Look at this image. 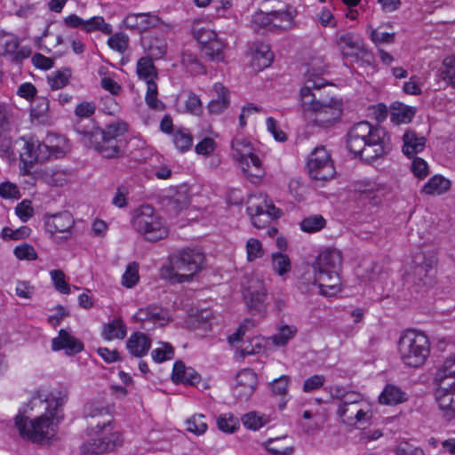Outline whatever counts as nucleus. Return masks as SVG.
Returning a JSON list of instances; mask_svg holds the SVG:
<instances>
[{"instance_id": "nucleus-30", "label": "nucleus", "mask_w": 455, "mask_h": 455, "mask_svg": "<svg viewBox=\"0 0 455 455\" xmlns=\"http://www.w3.org/2000/svg\"><path fill=\"white\" fill-rule=\"evenodd\" d=\"M212 90L215 93V96L208 104V111L211 115H220L229 106V92L220 83H215L213 84Z\"/></svg>"}, {"instance_id": "nucleus-23", "label": "nucleus", "mask_w": 455, "mask_h": 455, "mask_svg": "<svg viewBox=\"0 0 455 455\" xmlns=\"http://www.w3.org/2000/svg\"><path fill=\"white\" fill-rule=\"evenodd\" d=\"M358 201L363 204L368 203L371 205H377L380 203L384 188L377 182L370 180H363L357 183Z\"/></svg>"}, {"instance_id": "nucleus-47", "label": "nucleus", "mask_w": 455, "mask_h": 455, "mask_svg": "<svg viewBox=\"0 0 455 455\" xmlns=\"http://www.w3.org/2000/svg\"><path fill=\"white\" fill-rule=\"evenodd\" d=\"M172 141L180 152L188 151L193 144V137L188 130L179 129L172 135Z\"/></svg>"}, {"instance_id": "nucleus-10", "label": "nucleus", "mask_w": 455, "mask_h": 455, "mask_svg": "<svg viewBox=\"0 0 455 455\" xmlns=\"http://www.w3.org/2000/svg\"><path fill=\"white\" fill-rule=\"evenodd\" d=\"M308 173L313 180L325 181L335 174L330 154L324 147H316L308 156Z\"/></svg>"}, {"instance_id": "nucleus-3", "label": "nucleus", "mask_w": 455, "mask_h": 455, "mask_svg": "<svg viewBox=\"0 0 455 455\" xmlns=\"http://www.w3.org/2000/svg\"><path fill=\"white\" fill-rule=\"evenodd\" d=\"M127 131L124 122H115L101 129L90 122L84 125L79 122L75 126V132L81 137V142L87 148H92L106 158H118L123 155V140L120 139Z\"/></svg>"}, {"instance_id": "nucleus-38", "label": "nucleus", "mask_w": 455, "mask_h": 455, "mask_svg": "<svg viewBox=\"0 0 455 455\" xmlns=\"http://www.w3.org/2000/svg\"><path fill=\"white\" fill-rule=\"evenodd\" d=\"M126 333V325L121 319H114L110 323L104 324L102 330V337L106 340L123 339Z\"/></svg>"}, {"instance_id": "nucleus-41", "label": "nucleus", "mask_w": 455, "mask_h": 455, "mask_svg": "<svg viewBox=\"0 0 455 455\" xmlns=\"http://www.w3.org/2000/svg\"><path fill=\"white\" fill-rule=\"evenodd\" d=\"M450 187V180L442 176L435 175L425 184L422 191L427 195H441L446 192Z\"/></svg>"}, {"instance_id": "nucleus-9", "label": "nucleus", "mask_w": 455, "mask_h": 455, "mask_svg": "<svg viewBox=\"0 0 455 455\" xmlns=\"http://www.w3.org/2000/svg\"><path fill=\"white\" fill-rule=\"evenodd\" d=\"M232 156L247 177L262 178L265 170L261 160L253 153L251 143L243 137H235L231 143Z\"/></svg>"}, {"instance_id": "nucleus-52", "label": "nucleus", "mask_w": 455, "mask_h": 455, "mask_svg": "<svg viewBox=\"0 0 455 455\" xmlns=\"http://www.w3.org/2000/svg\"><path fill=\"white\" fill-rule=\"evenodd\" d=\"M13 124L12 108L7 104H0V133H10Z\"/></svg>"}, {"instance_id": "nucleus-43", "label": "nucleus", "mask_w": 455, "mask_h": 455, "mask_svg": "<svg viewBox=\"0 0 455 455\" xmlns=\"http://www.w3.org/2000/svg\"><path fill=\"white\" fill-rule=\"evenodd\" d=\"M181 63L192 75L204 74V66L200 62L196 55L186 50L181 54Z\"/></svg>"}, {"instance_id": "nucleus-8", "label": "nucleus", "mask_w": 455, "mask_h": 455, "mask_svg": "<svg viewBox=\"0 0 455 455\" xmlns=\"http://www.w3.org/2000/svg\"><path fill=\"white\" fill-rule=\"evenodd\" d=\"M437 258L434 251H419L412 257L408 272L413 283L420 289H428L435 285Z\"/></svg>"}, {"instance_id": "nucleus-51", "label": "nucleus", "mask_w": 455, "mask_h": 455, "mask_svg": "<svg viewBox=\"0 0 455 455\" xmlns=\"http://www.w3.org/2000/svg\"><path fill=\"white\" fill-rule=\"evenodd\" d=\"M187 431L193 433L196 435H203L206 432L208 426L205 421V416L203 414H196L187 419Z\"/></svg>"}, {"instance_id": "nucleus-24", "label": "nucleus", "mask_w": 455, "mask_h": 455, "mask_svg": "<svg viewBox=\"0 0 455 455\" xmlns=\"http://www.w3.org/2000/svg\"><path fill=\"white\" fill-rule=\"evenodd\" d=\"M52 349L53 351L63 349L66 355H73L80 353L84 349V344L66 330L60 329L58 336L52 340Z\"/></svg>"}, {"instance_id": "nucleus-28", "label": "nucleus", "mask_w": 455, "mask_h": 455, "mask_svg": "<svg viewBox=\"0 0 455 455\" xmlns=\"http://www.w3.org/2000/svg\"><path fill=\"white\" fill-rule=\"evenodd\" d=\"M329 393L331 398L333 401H336L335 403L338 407L365 403L363 399V395L360 393L349 390L340 385L330 387Z\"/></svg>"}, {"instance_id": "nucleus-62", "label": "nucleus", "mask_w": 455, "mask_h": 455, "mask_svg": "<svg viewBox=\"0 0 455 455\" xmlns=\"http://www.w3.org/2000/svg\"><path fill=\"white\" fill-rule=\"evenodd\" d=\"M47 182L53 186H62L67 181V173L60 168H51L45 172Z\"/></svg>"}, {"instance_id": "nucleus-40", "label": "nucleus", "mask_w": 455, "mask_h": 455, "mask_svg": "<svg viewBox=\"0 0 455 455\" xmlns=\"http://www.w3.org/2000/svg\"><path fill=\"white\" fill-rule=\"evenodd\" d=\"M271 259L272 270L279 276L283 277L287 273L291 272V262L286 254L280 251L273 252Z\"/></svg>"}, {"instance_id": "nucleus-35", "label": "nucleus", "mask_w": 455, "mask_h": 455, "mask_svg": "<svg viewBox=\"0 0 455 455\" xmlns=\"http://www.w3.org/2000/svg\"><path fill=\"white\" fill-rule=\"evenodd\" d=\"M64 23L68 27L82 28H110L109 25L105 23L102 17L95 16L88 20H84L76 14H71L64 20Z\"/></svg>"}, {"instance_id": "nucleus-18", "label": "nucleus", "mask_w": 455, "mask_h": 455, "mask_svg": "<svg viewBox=\"0 0 455 455\" xmlns=\"http://www.w3.org/2000/svg\"><path fill=\"white\" fill-rule=\"evenodd\" d=\"M435 397L442 417L447 421L455 420V381L438 387Z\"/></svg>"}, {"instance_id": "nucleus-17", "label": "nucleus", "mask_w": 455, "mask_h": 455, "mask_svg": "<svg viewBox=\"0 0 455 455\" xmlns=\"http://www.w3.org/2000/svg\"><path fill=\"white\" fill-rule=\"evenodd\" d=\"M102 435L84 442L81 446V451L87 455H100L113 451L122 442V436L118 433Z\"/></svg>"}, {"instance_id": "nucleus-14", "label": "nucleus", "mask_w": 455, "mask_h": 455, "mask_svg": "<svg viewBox=\"0 0 455 455\" xmlns=\"http://www.w3.org/2000/svg\"><path fill=\"white\" fill-rule=\"evenodd\" d=\"M193 36L201 45V51L212 61H224L226 43L219 37L215 30H194Z\"/></svg>"}, {"instance_id": "nucleus-25", "label": "nucleus", "mask_w": 455, "mask_h": 455, "mask_svg": "<svg viewBox=\"0 0 455 455\" xmlns=\"http://www.w3.org/2000/svg\"><path fill=\"white\" fill-rule=\"evenodd\" d=\"M124 28H160L164 22L156 15L150 13H132L123 20Z\"/></svg>"}, {"instance_id": "nucleus-33", "label": "nucleus", "mask_w": 455, "mask_h": 455, "mask_svg": "<svg viewBox=\"0 0 455 455\" xmlns=\"http://www.w3.org/2000/svg\"><path fill=\"white\" fill-rule=\"evenodd\" d=\"M151 347V339L142 332L132 333L126 341V348L135 357L146 355Z\"/></svg>"}, {"instance_id": "nucleus-56", "label": "nucleus", "mask_w": 455, "mask_h": 455, "mask_svg": "<svg viewBox=\"0 0 455 455\" xmlns=\"http://www.w3.org/2000/svg\"><path fill=\"white\" fill-rule=\"evenodd\" d=\"M139 281V265L136 262L128 264L122 277V283L127 288L133 287Z\"/></svg>"}, {"instance_id": "nucleus-7", "label": "nucleus", "mask_w": 455, "mask_h": 455, "mask_svg": "<svg viewBox=\"0 0 455 455\" xmlns=\"http://www.w3.org/2000/svg\"><path fill=\"white\" fill-rule=\"evenodd\" d=\"M204 260V255L198 249L187 248L179 251L171 259L170 278L178 283L190 281L201 270Z\"/></svg>"}, {"instance_id": "nucleus-29", "label": "nucleus", "mask_w": 455, "mask_h": 455, "mask_svg": "<svg viewBox=\"0 0 455 455\" xmlns=\"http://www.w3.org/2000/svg\"><path fill=\"white\" fill-rule=\"evenodd\" d=\"M341 253L334 248H327L317 257L314 268L316 271L339 270L341 267Z\"/></svg>"}, {"instance_id": "nucleus-12", "label": "nucleus", "mask_w": 455, "mask_h": 455, "mask_svg": "<svg viewBox=\"0 0 455 455\" xmlns=\"http://www.w3.org/2000/svg\"><path fill=\"white\" fill-rule=\"evenodd\" d=\"M16 144L21 146L20 160L26 167H32L37 162L47 160L52 154L47 145L34 137H21Z\"/></svg>"}, {"instance_id": "nucleus-58", "label": "nucleus", "mask_w": 455, "mask_h": 455, "mask_svg": "<svg viewBox=\"0 0 455 455\" xmlns=\"http://www.w3.org/2000/svg\"><path fill=\"white\" fill-rule=\"evenodd\" d=\"M160 347L155 348L152 353V358L156 363H163L173 357L174 349L169 343L161 342Z\"/></svg>"}, {"instance_id": "nucleus-1", "label": "nucleus", "mask_w": 455, "mask_h": 455, "mask_svg": "<svg viewBox=\"0 0 455 455\" xmlns=\"http://www.w3.org/2000/svg\"><path fill=\"white\" fill-rule=\"evenodd\" d=\"M67 400V394L60 389L48 391L39 389L29 402L31 409L39 406L44 413L29 419L20 411L15 417V427L23 439L41 442L54 435V425L60 420L61 407Z\"/></svg>"}, {"instance_id": "nucleus-22", "label": "nucleus", "mask_w": 455, "mask_h": 455, "mask_svg": "<svg viewBox=\"0 0 455 455\" xmlns=\"http://www.w3.org/2000/svg\"><path fill=\"white\" fill-rule=\"evenodd\" d=\"M256 385V374L250 369H244L236 376V384L233 389V395L237 399L247 400L253 394Z\"/></svg>"}, {"instance_id": "nucleus-19", "label": "nucleus", "mask_w": 455, "mask_h": 455, "mask_svg": "<svg viewBox=\"0 0 455 455\" xmlns=\"http://www.w3.org/2000/svg\"><path fill=\"white\" fill-rule=\"evenodd\" d=\"M140 42L148 57L162 59L167 52V43L160 33L154 30H141Z\"/></svg>"}, {"instance_id": "nucleus-46", "label": "nucleus", "mask_w": 455, "mask_h": 455, "mask_svg": "<svg viewBox=\"0 0 455 455\" xmlns=\"http://www.w3.org/2000/svg\"><path fill=\"white\" fill-rule=\"evenodd\" d=\"M326 225L325 219L319 214L311 215L305 218L300 222V228L307 233H315L323 229Z\"/></svg>"}, {"instance_id": "nucleus-61", "label": "nucleus", "mask_w": 455, "mask_h": 455, "mask_svg": "<svg viewBox=\"0 0 455 455\" xmlns=\"http://www.w3.org/2000/svg\"><path fill=\"white\" fill-rule=\"evenodd\" d=\"M13 254L20 260H35L37 259L35 248L28 243H21L16 246Z\"/></svg>"}, {"instance_id": "nucleus-64", "label": "nucleus", "mask_w": 455, "mask_h": 455, "mask_svg": "<svg viewBox=\"0 0 455 455\" xmlns=\"http://www.w3.org/2000/svg\"><path fill=\"white\" fill-rule=\"evenodd\" d=\"M128 41V36L125 34L118 32L108 38V44L111 49L124 52L127 49Z\"/></svg>"}, {"instance_id": "nucleus-60", "label": "nucleus", "mask_w": 455, "mask_h": 455, "mask_svg": "<svg viewBox=\"0 0 455 455\" xmlns=\"http://www.w3.org/2000/svg\"><path fill=\"white\" fill-rule=\"evenodd\" d=\"M379 402L385 405L398 403V388L394 385H387L379 396Z\"/></svg>"}, {"instance_id": "nucleus-53", "label": "nucleus", "mask_w": 455, "mask_h": 455, "mask_svg": "<svg viewBox=\"0 0 455 455\" xmlns=\"http://www.w3.org/2000/svg\"><path fill=\"white\" fill-rule=\"evenodd\" d=\"M217 425L220 431L228 434L234 433L238 426L239 421L237 418L231 413L222 414L217 419Z\"/></svg>"}, {"instance_id": "nucleus-11", "label": "nucleus", "mask_w": 455, "mask_h": 455, "mask_svg": "<svg viewBox=\"0 0 455 455\" xmlns=\"http://www.w3.org/2000/svg\"><path fill=\"white\" fill-rule=\"evenodd\" d=\"M243 285V299L249 310L263 315L267 309V297L264 282L257 275H251L248 278L247 283Z\"/></svg>"}, {"instance_id": "nucleus-15", "label": "nucleus", "mask_w": 455, "mask_h": 455, "mask_svg": "<svg viewBox=\"0 0 455 455\" xmlns=\"http://www.w3.org/2000/svg\"><path fill=\"white\" fill-rule=\"evenodd\" d=\"M339 44L343 56L350 61L360 63L362 66L372 63L373 56L365 49L360 38L346 34L339 37Z\"/></svg>"}, {"instance_id": "nucleus-54", "label": "nucleus", "mask_w": 455, "mask_h": 455, "mask_svg": "<svg viewBox=\"0 0 455 455\" xmlns=\"http://www.w3.org/2000/svg\"><path fill=\"white\" fill-rule=\"evenodd\" d=\"M30 228L27 226L20 227L17 229L4 227L1 231V237L5 241H17L28 237L30 235Z\"/></svg>"}, {"instance_id": "nucleus-49", "label": "nucleus", "mask_w": 455, "mask_h": 455, "mask_svg": "<svg viewBox=\"0 0 455 455\" xmlns=\"http://www.w3.org/2000/svg\"><path fill=\"white\" fill-rule=\"evenodd\" d=\"M170 319L169 311L157 305H149V320L148 323L153 325L163 326L168 323Z\"/></svg>"}, {"instance_id": "nucleus-34", "label": "nucleus", "mask_w": 455, "mask_h": 455, "mask_svg": "<svg viewBox=\"0 0 455 455\" xmlns=\"http://www.w3.org/2000/svg\"><path fill=\"white\" fill-rule=\"evenodd\" d=\"M274 60V53L271 52L268 44L264 43H255L252 54V67L262 70L269 67Z\"/></svg>"}, {"instance_id": "nucleus-26", "label": "nucleus", "mask_w": 455, "mask_h": 455, "mask_svg": "<svg viewBox=\"0 0 455 455\" xmlns=\"http://www.w3.org/2000/svg\"><path fill=\"white\" fill-rule=\"evenodd\" d=\"M318 290L320 294L331 297L340 291V276L339 270L317 271Z\"/></svg>"}, {"instance_id": "nucleus-5", "label": "nucleus", "mask_w": 455, "mask_h": 455, "mask_svg": "<svg viewBox=\"0 0 455 455\" xmlns=\"http://www.w3.org/2000/svg\"><path fill=\"white\" fill-rule=\"evenodd\" d=\"M132 226L136 232L149 242L164 239L169 234V229L163 219L150 205H142L134 212Z\"/></svg>"}, {"instance_id": "nucleus-20", "label": "nucleus", "mask_w": 455, "mask_h": 455, "mask_svg": "<svg viewBox=\"0 0 455 455\" xmlns=\"http://www.w3.org/2000/svg\"><path fill=\"white\" fill-rule=\"evenodd\" d=\"M75 224L73 216L68 212H62L45 218L44 226L51 235L61 233L62 239L67 240L70 236V231Z\"/></svg>"}, {"instance_id": "nucleus-21", "label": "nucleus", "mask_w": 455, "mask_h": 455, "mask_svg": "<svg viewBox=\"0 0 455 455\" xmlns=\"http://www.w3.org/2000/svg\"><path fill=\"white\" fill-rule=\"evenodd\" d=\"M370 406L367 403L339 406L337 415L342 421L348 425H355L357 423L366 422L369 419Z\"/></svg>"}, {"instance_id": "nucleus-36", "label": "nucleus", "mask_w": 455, "mask_h": 455, "mask_svg": "<svg viewBox=\"0 0 455 455\" xmlns=\"http://www.w3.org/2000/svg\"><path fill=\"white\" fill-rule=\"evenodd\" d=\"M450 379H453L455 381V355L449 356L443 362V363L437 369L435 380L438 384V387L447 386Z\"/></svg>"}, {"instance_id": "nucleus-42", "label": "nucleus", "mask_w": 455, "mask_h": 455, "mask_svg": "<svg viewBox=\"0 0 455 455\" xmlns=\"http://www.w3.org/2000/svg\"><path fill=\"white\" fill-rule=\"evenodd\" d=\"M297 287L304 294L311 293L316 288L318 289L317 271L314 268L312 272L303 273L298 281Z\"/></svg>"}, {"instance_id": "nucleus-32", "label": "nucleus", "mask_w": 455, "mask_h": 455, "mask_svg": "<svg viewBox=\"0 0 455 455\" xmlns=\"http://www.w3.org/2000/svg\"><path fill=\"white\" fill-rule=\"evenodd\" d=\"M172 379L175 383L191 386H197L201 381V376L193 368L187 367L181 361L174 363Z\"/></svg>"}, {"instance_id": "nucleus-27", "label": "nucleus", "mask_w": 455, "mask_h": 455, "mask_svg": "<svg viewBox=\"0 0 455 455\" xmlns=\"http://www.w3.org/2000/svg\"><path fill=\"white\" fill-rule=\"evenodd\" d=\"M84 417L87 419L89 427H93L94 421L98 418H102V421H98L96 423L97 427L107 428L110 427V423H112V415L110 414L108 409L102 405H100L96 403H87L84 406Z\"/></svg>"}, {"instance_id": "nucleus-48", "label": "nucleus", "mask_w": 455, "mask_h": 455, "mask_svg": "<svg viewBox=\"0 0 455 455\" xmlns=\"http://www.w3.org/2000/svg\"><path fill=\"white\" fill-rule=\"evenodd\" d=\"M242 421L246 428L256 431L269 422V417L251 411L243 417Z\"/></svg>"}, {"instance_id": "nucleus-55", "label": "nucleus", "mask_w": 455, "mask_h": 455, "mask_svg": "<svg viewBox=\"0 0 455 455\" xmlns=\"http://www.w3.org/2000/svg\"><path fill=\"white\" fill-rule=\"evenodd\" d=\"M0 157L6 160H14L16 157L10 133H0Z\"/></svg>"}, {"instance_id": "nucleus-44", "label": "nucleus", "mask_w": 455, "mask_h": 455, "mask_svg": "<svg viewBox=\"0 0 455 455\" xmlns=\"http://www.w3.org/2000/svg\"><path fill=\"white\" fill-rule=\"evenodd\" d=\"M70 76L69 68L60 69L48 76V84L52 90H60L68 84Z\"/></svg>"}, {"instance_id": "nucleus-39", "label": "nucleus", "mask_w": 455, "mask_h": 455, "mask_svg": "<svg viewBox=\"0 0 455 455\" xmlns=\"http://www.w3.org/2000/svg\"><path fill=\"white\" fill-rule=\"evenodd\" d=\"M307 65V76L308 78L307 82L310 79L313 81H317L318 83H323V79L318 76L323 74L327 69V63L325 59L322 55L314 56L310 59Z\"/></svg>"}, {"instance_id": "nucleus-6", "label": "nucleus", "mask_w": 455, "mask_h": 455, "mask_svg": "<svg viewBox=\"0 0 455 455\" xmlns=\"http://www.w3.org/2000/svg\"><path fill=\"white\" fill-rule=\"evenodd\" d=\"M428 355L429 341L424 333L415 330H406L400 336V355L406 365L421 366Z\"/></svg>"}, {"instance_id": "nucleus-37", "label": "nucleus", "mask_w": 455, "mask_h": 455, "mask_svg": "<svg viewBox=\"0 0 455 455\" xmlns=\"http://www.w3.org/2000/svg\"><path fill=\"white\" fill-rule=\"evenodd\" d=\"M154 58L145 56L140 58L137 62V75L140 79L148 82L157 80L158 73L153 63Z\"/></svg>"}, {"instance_id": "nucleus-59", "label": "nucleus", "mask_w": 455, "mask_h": 455, "mask_svg": "<svg viewBox=\"0 0 455 455\" xmlns=\"http://www.w3.org/2000/svg\"><path fill=\"white\" fill-rule=\"evenodd\" d=\"M50 275L55 289L59 292L62 294H68L70 292V285L65 281V274L62 270H51Z\"/></svg>"}, {"instance_id": "nucleus-13", "label": "nucleus", "mask_w": 455, "mask_h": 455, "mask_svg": "<svg viewBox=\"0 0 455 455\" xmlns=\"http://www.w3.org/2000/svg\"><path fill=\"white\" fill-rule=\"evenodd\" d=\"M251 197L248 202L247 212L252 225L257 228H265L271 220L281 217V211L265 196L261 201Z\"/></svg>"}, {"instance_id": "nucleus-2", "label": "nucleus", "mask_w": 455, "mask_h": 455, "mask_svg": "<svg viewBox=\"0 0 455 455\" xmlns=\"http://www.w3.org/2000/svg\"><path fill=\"white\" fill-rule=\"evenodd\" d=\"M347 148L365 162L373 161L391 149L386 130L367 121L355 124L347 134Z\"/></svg>"}, {"instance_id": "nucleus-50", "label": "nucleus", "mask_w": 455, "mask_h": 455, "mask_svg": "<svg viewBox=\"0 0 455 455\" xmlns=\"http://www.w3.org/2000/svg\"><path fill=\"white\" fill-rule=\"evenodd\" d=\"M440 76L443 80L455 88V55L446 57L443 60Z\"/></svg>"}, {"instance_id": "nucleus-16", "label": "nucleus", "mask_w": 455, "mask_h": 455, "mask_svg": "<svg viewBox=\"0 0 455 455\" xmlns=\"http://www.w3.org/2000/svg\"><path fill=\"white\" fill-rule=\"evenodd\" d=\"M0 53L8 55L12 62L20 63L31 55L32 49L20 45L18 37L3 30L0 32Z\"/></svg>"}, {"instance_id": "nucleus-4", "label": "nucleus", "mask_w": 455, "mask_h": 455, "mask_svg": "<svg viewBox=\"0 0 455 455\" xmlns=\"http://www.w3.org/2000/svg\"><path fill=\"white\" fill-rule=\"evenodd\" d=\"M324 83L308 80L300 89V106L305 116L321 128H331L339 122L343 114L342 101L331 98L329 100L317 99L313 89L319 90Z\"/></svg>"}, {"instance_id": "nucleus-57", "label": "nucleus", "mask_w": 455, "mask_h": 455, "mask_svg": "<svg viewBox=\"0 0 455 455\" xmlns=\"http://www.w3.org/2000/svg\"><path fill=\"white\" fill-rule=\"evenodd\" d=\"M263 340L260 337H253L247 343H243L239 350L240 356L244 358L246 355H251L259 353L263 348Z\"/></svg>"}, {"instance_id": "nucleus-45", "label": "nucleus", "mask_w": 455, "mask_h": 455, "mask_svg": "<svg viewBox=\"0 0 455 455\" xmlns=\"http://www.w3.org/2000/svg\"><path fill=\"white\" fill-rule=\"evenodd\" d=\"M298 330L293 325L283 324L277 330V332L272 336V341L276 346H285L291 339Z\"/></svg>"}, {"instance_id": "nucleus-31", "label": "nucleus", "mask_w": 455, "mask_h": 455, "mask_svg": "<svg viewBox=\"0 0 455 455\" xmlns=\"http://www.w3.org/2000/svg\"><path fill=\"white\" fill-rule=\"evenodd\" d=\"M403 153L409 158H412L424 150L427 140L424 136L418 135L414 131L408 130L403 135Z\"/></svg>"}, {"instance_id": "nucleus-63", "label": "nucleus", "mask_w": 455, "mask_h": 455, "mask_svg": "<svg viewBox=\"0 0 455 455\" xmlns=\"http://www.w3.org/2000/svg\"><path fill=\"white\" fill-rule=\"evenodd\" d=\"M246 252L248 261H253L256 259L261 258L264 254V251L259 240L250 238L246 243Z\"/></svg>"}]
</instances>
